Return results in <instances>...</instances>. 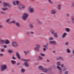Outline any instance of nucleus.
Segmentation results:
<instances>
[{
  "instance_id": "603ef678",
  "label": "nucleus",
  "mask_w": 74,
  "mask_h": 74,
  "mask_svg": "<svg viewBox=\"0 0 74 74\" xmlns=\"http://www.w3.org/2000/svg\"><path fill=\"white\" fill-rule=\"evenodd\" d=\"M3 25H0V28H3Z\"/></svg>"
},
{
  "instance_id": "f03ea898",
  "label": "nucleus",
  "mask_w": 74,
  "mask_h": 74,
  "mask_svg": "<svg viewBox=\"0 0 74 74\" xmlns=\"http://www.w3.org/2000/svg\"><path fill=\"white\" fill-rule=\"evenodd\" d=\"M11 46L13 47L16 48V47H17L18 46V43L15 41H13L11 43Z\"/></svg>"
},
{
  "instance_id": "2f4dec72",
  "label": "nucleus",
  "mask_w": 74,
  "mask_h": 74,
  "mask_svg": "<svg viewBox=\"0 0 74 74\" xmlns=\"http://www.w3.org/2000/svg\"><path fill=\"white\" fill-rule=\"evenodd\" d=\"M7 10V8H2V11H5V10Z\"/></svg>"
},
{
  "instance_id": "6ab92c4d",
  "label": "nucleus",
  "mask_w": 74,
  "mask_h": 74,
  "mask_svg": "<svg viewBox=\"0 0 74 74\" xmlns=\"http://www.w3.org/2000/svg\"><path fill=\"white\" fill-rule=\"evenodd\" d=\"M39 70H41L42 71L43 70V69H44V68L42 67V66H40L39 67Z\"/></svg>"
},
{
  "instance_id": "1a4fd4ad",
  "label": "nucleus",
  "mask_w": 74,
  "mask_h": 74,
  "mask_svg": "<svg viewBox=\"0 0 74 74\" xmlns=\"http://www.w3.org/2000/svg\"><path fill=\"white\" fill-rule=\"evenodd\" d=\"M51 14H56V10H51Z\"/></svg>"
},
{
  "instance_id": "a211bd4d",
  "label": "nucleus",
  "mask_w": 74,
  "mask_h": 74,
  "mask_svg": "<svg viewBox=\"0 0 74 74\" xmlns=\"http://www.w3.org/2000/svg\"><path fill=\"white\" fill-rule=\"evenodd\" d=\"M5 43L6 44H8L10 43V41L8 40H5Z\"/></svg>"
},
{
  "instance_id": "9d476101",
  "label": "nucleus",
  "mask_w": 74,
  "mask_h": 74,
  "mask_svg": "<svg viewBox=\"0 0 74 74\" xmlns=\"http://www.w3.org/2000/svg\"><path fill=\"white\" fill-rule=\"evenodd\" d=\"M54 36L55 38H58V33L57 32H55L54 33Z\"/></svg>"
},
{
  "instance_id": "bf43d9fd",
  "label": "nucleus",
  "mask_w": 74,
  "mask_h": 74,
  "mask_svg": "<svg viewBox=\"0 0 74 74\" xmlns=\"http://www.w3.org/2000/svg\"><path fill=\"white\" fill-rule=\"evenodd\" d=\"M17 65H19V64H20V63H19V62H17Z\"/></svg>"
},
{
  "instance_id": "7ed1b4c3",
  "label": "nucleus",
  "mask_w": 74,
  "mask_h": 74,
  "mask_svg": "<svg viewBox=\"0 0 74 74\" xmlns=\"http://www.w3.org/2000/svg\"><path fill=\"white\" fill-rule=\"evenodd\" d=\"M7 65H3L1 66V71H5L6 69H7Z\"/></svg>"
},
{
  "instance_id": "338daca9",
  "label": "nucleus",
  "mask_w": 74,
  "mask_h": 74,
  "mask_svg": "<svg viewBox=\"0 0 74 74\" xmlns=\"http://www.w3.org/2000/svg\"><path fill=\"white\" fill-rule=\"evenodd\" d=\"M2 3V2L1 1H0V3Z\"/></svg>"
},
{
  "instance_id": "4c0bfd02",
  "label": "nucleus",
  "mask_w": 74,
  "mask_h": 74,
  "mask_svg": "<svg viewBox=\"0 0 74 74\" xmlns=\"http://www.w3.org/2000/svg\"><path fill=\"white\" fill-rule=\"evenodd\" d=\"M16 4H17V5H18V4H19V2L17 1L16 2Z\"/></svg>"
},
{
  "instance_id": "5fc2aeb1",
  "label": "nucleus",
  "mask_w": 74,
  "mask_h": 74,
  "mask_svg": "<svg viewBox=\"0 0 74 74\" xmlns=\"http://www.w3.org/2000/svg\"><path fill=\"white\" fill-rule=\"evenodd\" d=\"M66 15H67V16H68V17L70 16V14H67Z\"/></svg>"
},
{
  "instance_id": "2eb2a0df",
  "label": "nucleus",
  "mask_w": 74,
  "mask_h": 74,
  "mask_svg": "<svg viewBox=\"0 0 74 74\" xmlns=\"http://www.w3.org/2000/svg\"><path fill=\"white\" fill-rule=\"evenodd\" d=\"M65 30L67 32H70V29L68 28H66Z\"/></svg>"
},
{
  "instance_id": "69168bd1",
  "label": "nucleus",
  "mask_w": 74,
  "mask_h": 74,
  "mask_svg": "<svg viewBox=\"0 0 74 74\" xmlns=\"http://www.w3.org/2000/svg\"><path fill=\"white\" fill-rule=\"evenodd\" d=\"M53 53H55V51H53Z\"/></svg>"
},
{
  "instance_id": "4468645a",
  "label": "nucleus",
  "mask_w": 74,
  "mask_h": 74,
  "mask_svg": "<svg viewBox=\"0 0 74 74\" xmlns=\"http://www.w3.org/2000/svg\"><path fill=\"white\" fill-rule=\"evenodd\" d=\"M20 5L21 7L22 8H25V5L23 4H22V3L20 4Z\"/></svg>"
},
{
  "instance_id": "09e8293b",
  "label": "nucleus",
  "mask_w": 74,
  "mask_h": 74,
  "mask_svg": "<svg viewBox=\"0 0 74 74\" xmlns=\"http://www.w3.org/2000/svg\"><path fill=\"white\" fill-rule=\"evenodd\" d=\"M50 62V61L49 59H47V63H49V62Z\"/></svg>"
},
{
  "instance_id": "052dcab7",
  "label": "nucleus",
  "mask_w": 74,
  "mask_h": 74,
  "mask_svg": "<svg viewBox=\"0 0 74 74\" xmlns=\"http://www.w3.org/2000/svg\"><path fill=\"white\" fill-rule=\"evenodd\" d=\"M1 13L2 14H5V13L4 12H1Z\"/></svg>"
},
{
  "instance_id": "de8ad7c7",
  "label": "nucleus",
  "mask_w": 74,
  "mask_h": 74,
  "mask_svg": "<svg viewBox=\"0 0 74 74\" xmlns=\"http://www.w3.org/2000/svg\"><path fill=\"white\" fill-rule=\"evenodd\" d=\"M3 47H4V48H7V45H4L3 46Z\"/></svg>"
},
{
  "instance_id": "412c9836",
  "label": "nucleus",
  "mask_w": 74,
  "mask_h": 74,
  "mask_svg": "<svg viewBox=\"0 0 74 74\" xmlns=\"http://www.w3.org/2000/svg\"><path fill=\"white\" fill-rule=\"evenodd\" d=\"M71 21L72 23H74V17L72 16L71 18Z\"/></svg>"
},
{
  "instance_id": "5701e85b",
  "label": "nucleus",
  "mask_w": 74,
  "mask_h": 74,
  "mask_svg": "<svg viewBox=\"0 0 74 74\" xmlns=\"http://www.w3.org/2000/svg\"><path fill=\"white\" fill-rule=\"evenodd\" d=\"M48 1L49 2V3L51 4H53V2L52 1V0H48Z\"/></svg>"
},
{
  "instance_id": "f257e3e1",
  "label": "nucleus",
  "mask_w": 74,
  "mask_h": 74,
  "mask_svg": "<svg viewBox=\"0 0 74 74\" xmlns=\"http://www.w3.org/2000/svg\"><path fill=\"white\" fill-rule=\"evenodd\" d=\"M29 16V14L27 13H25L23 14V15L22 18L23 20L25 21L27 18V17Z\"/></svg>"
},
{
  "instance_id": "423d86ee",
  "label": "nucleus",
  "mask_w": 74,
  "mask_h": 74,
  "mask_svg": "<svg viewBox=\"0 0 74 74\" xmlns=\"http://www.w3.org/2000/svg\"><path fill=\"white\" fill-rule=\"evenodd\" d=\"M28 10L30 13H33L34 12V9L33 8H31L30 7H29L28 8Z\"/></svg>"
},
{
  "instance_id": "dca6fc26",
  "label": "nucleus",
  "mask_w": 74,
  "mask_h": 74,
  "mask_svg": "<svg viewBox=\"0 0 74 74\" xmlns=\"http://www.w3.org/2000/svg\"><path fill=\"white\" fill-rule=\"evenodd\" d=\"M50 32L52 34H54V33H55V31H54L53 29H51L50 30Z\"/></svg>"
},
{
  "instance_id": "13d9d810",
  "label": "nucleus",
  "mask_w": 74,
  "mask_h": 74,
  "mask_svg": "<svg viewBox=\"0 0 74 74\" xmlns=\"http://www.w3.org/2000/svg\"><path fill=\"white\" fill-rule=\"evenodd\" d=\"M43 50L44 51H46V49H45V48H44L43 49Z\"/></svg>"
},
{
  "instance_id": "680f3d73",
  "label": "nucleus",
  "mask_w": 74,
  "mask_h": 74,
  "mask_svg": "<svg viewBox=\"0 0 74 74\" xmlns=\"http://www.w3.org/2000/svg\"><path fill=\"white\" fill-rule=\"evenodd\" d=\"M27 34H29V32H27Z\"/></svg>"
},
{
  "instance_id": "f8f14e48",
  "label": "nucleus",
  "mask_w": 74,
  "mask_h": 74,
  "mask_svg": "<svg viewBox=\"0 0 74 74\" xmlns=\"http://www.w3.org/2000/svg\"><path fill=\"white\" fill-rule=\"evenodd\" d=\"M16 25L17 26V27H19L21 26L20 25V24L18 22H17L16 23Z\"/></svg>"
},
{
  "instance_id": "0eeeda50",
  "label": "nucleus",
  "mask_w": 74,
  "mask_h": 74,
  "mask_svg": "<svg viewBox=\"0 0 74 74\" xmlns=\"http://www.w3.org/2000/svg\"><path fill=\"white\" fill-rule=\"evenodd\" d=\"M49 44H53V45H55L56 44V42L53 41H50L49 42Z\"/></svg>"
},
{
  "instance_id": "a18cd8bd",
  "label": "nucleus",
  "mask_w": 74,
  "mask_h": 74,
  "mask_svg": "<svg viewBox=\"0 0 74 74\" xmlns=\"http://www.w3.org/2000/svg\"><path fill=\"white\" fill-rule=\"evenodd\" d=\"M48 45V44H47V45H45L44 46V48H47V46Z\"/></svg>"
},
{
  "instance_id": "e433bc0d",
  "label": "nucleus",
  "mask_w": 74,
  "mask_h": 74,
  "mask_svg": "<svg viewBox=\"0 0 74 74\" xmlns=\"http://www.w3.org/2000/svg\"><path fill=\"white\" fill-rule=\"evenodd\" d=\"M69 74V71H65V73H64V74Z\"/></svg>"
},
{
  "instance_id": "f3484780",
  "label": "nucleus",
  "mask_w": 74,
  "mask_h": 74,
  "mask_svg": "<svg viewBox=\"0 0 74 74\" xmlns=\"http://www.w3.org/2000/svg\"><path fill=\"white\" fill-rule=\"evenodd\" d=\"M66 51L67 53H71V50H70V49H67L66 50Z\"/></svg>"
},
{
  "instance_id": "79ce46f5",
  "label": "nucleus",
  "mask_w": 74,
  "mask_h": 74,
  "mask_svg": "<svg viewBox=\"0 0 74 74\" xmlns=\"http://www.w3.org/2000/svg\"><path fill=\"white\" fill-rule=\"evenodd\" d=\"M13 5H16V4H15V1H14L13 2Z\"/></svg>"
},
{
  "instance_id": "473e14b6",
  "label": "nucleus",
  "mask_w": 74,
  "mask_h": 74,
  "mask_svg": "<svg viewBox=\"0 0 74 74\" xmlns=\"http://www.w3.org/2000/svg\"><path fill=\"white\" fill-rule=\"evenodd\" d=\"M56 59L57 60H59V59H62V58L61 57H57Z\"/></svg>"
},
{
  "instance_id": "4d7b16f0",
  "label": "nucleus",
  "mask_w": 74,
  "mask_h": 74,
  "mask_svg": "<svg viewBox=\"0 0 74 74\" xmlns=\"http://www.w3.org/2000/svg\"><path fill=\"white\" fill-rule=\"evenodd\" d=\"M60 70V73H62V69L61 70Z\"/></svg>"
},
{
  "instance_id": "e2e57ef3",
  "label": "nucleus",
  "mask_w": 74,
  "mask_h": 74,
  "mask_svg": "<svg viewBox=\"0 0 74 74\" xmlns=\"http://www.w3.org/2000/svg\"><path fill=\"white\" fill-rule=\"evenodd\" d=\"M24 61H27V60H23Z\"/></svg>"
},
{
  "instance_id": "7c9ffc66",
  "label": "nucleus",
  "mask_w": 74,
  "mask_h": 74,
  "mask_svg": "<svg viewBox=\"0 0 74 74\" xmlns=\"http://www.w3.org/2000/svg\"><path fill=\"white\" fill-rule=\"evenodd\" d=\"M38 59H39V60H42V58L40 56H39L38 57Z\"/></svg>"
},
{
  "instance_id": "6e6d98bb",
  "label": "nucleus",
  "mask_w": 74,
  "mask_h": 74,
  "mask_svg": "<svg viewBox=\"0 0 74 74\" xmlns=\"http://www.w3.org/2000/svg\"><path fill=\"white\" fill-rule=\"evenodd\" d=\"M61 67L63 68V64H62L61 65Z\"/></svg>"
},
{
  "instance_id": "8fccbe9b",
  "label": "nucleus",
  "mask_w": 74,
  "mask_h": 74,
  "mask_svg": "<svg viewBox=\"0 0 74 74\" xmlns=\"http://www.w3.org/2000/svg\"><path fill=\"white\" fill-rule=\"evenodd\" d=\"M65 45H69V42H66V43H65Z\"/></svg>"
},
{
  "instance_id": "bb28decb",
  "label": "nucleus",
  "mask_w": 74,
  "mask_h": 74,
  "mask_svg": "<svg viewBox=\"0 0 74 74\" xmlns=\"http://www.w3.org/2000/svg\"><path fill=\"white\" fill-rule=\"evenodd\" d=\"M61 5H59L58 6V9L59 10H60L61 9Z\"/></svg>"
},
{
  "instance_id": "39448f33",
  "label": "nucleus",
  "mask_w": 74,
  "mask_h": 74,
  "mask_svg": "<svg viewBox=\"0 0 74 74\" xmlns=\"http://www.w3.org/2000/svg\"><path fill=\"white\" fill-rule=\"evenodd\" d=\"M40 47L38 45H36V47L35 48V50L36 51H39V49H40Z\"/></svg>"
},
{
  "instance_id": "c03bdc74",
  "label": "nucleus",
  "mask_w": 74,
  "mask_h": 74,
  "mask_svg": "<svg viewBox=\"0 0 74 74\" xmlns=\"http://www.w3.org/2000/svg\"><path fill=\"white\" fill-rule=\"evenodd\" d=\"M11 23H16V22L15 21H12L11 22Z\"/></svg>"
},
{
  "instance_id": "6e6552de",
  "label": "nucleus",
  "mask_w": 74,
  "mask_h": 74,
  "mask_svg": "<svg viewBox=\"0 0 74 74\" xmlns=\"http://www.w3.org/2000/svg\"><path fill=\"white\" fill-rule=\"evenodd\" d=\"M67 34L66 33H64L62 36V38H64L65 37H66V36H67Z\"/></svg>"
},
{
  "instance_id": "3c124183",
  "label": "nucleus",
  "mask_w": 74,
  "mask_h": 74,
  "mask_svg": "<svg viewBox=\"0 0 74 74\" xmlns=\"http://www.w3.org/2000/svg\"><path fill=\"white\" fill-rule=\"evenodd\" d=\"M71 6L72 7H74V3H72Z\"/></svg>"
},
{
  "instance_id": "4be33fe9",
  "label": "nucleus",
  "mask_w": 74,
  "mask_h": 74,
  "mask_svg": "<svg viewBox=\"0 0 74 74\" xmlns=\"http://www.w3.org/2000/svg\"><path fill=\"white\" fill-rule=\"evenodd\" d=\"M37 23L39 25H41V24H42V22L40 21H37Z\"/></svg>"
},
{
  "instance_id": "72a5a7b5",
  "label": "nucleus",
  "mask_w": 74,
  "mask_h": 74,
  "mask_svg": "<svg viewBox=\"0 0 74 74\" xmlns=\"http://www.w3.org/2000/svg\"><path fill=\"white\" fill-rule=\"evenodd\" d=\"M10 19H6V22L7 23H8V22H10Z\"/></svg>"
},
{
  "instance_id": "ddd939ff",
  "label": "nucleus",
  "mask_w": 74,
  "mask_h": 74,
  "mask_svg": "<svg viewBox=\"0 0 74 74\" xmlns=\"http://www.w3.org/2000/svg\"><path fill=\"white\" fill-rule=\"evenodd\" d=\"M16 55L18 59H21V57H20V56H19V53H17L16 54Z\"/></svg>"
},
{
  "instance_id": "20e7f679",
  "label": "nucleus",
  "mask_w": 74,
  "mask_h": 74,
  "mask_svg": "<svg viewBox=\"0 0 74 74\" xmlns=\"http://www.w3.org/2000/svg\"><path fill=\"white\" fill-rule=\"evenodd\" d=\"M56 67L57 69H58V70H62V69L61 68V67L59 66H60V62H58L56 63Z\"/></svg>"
},
{
  "instance_id": "c756f323",
  "label": "nucleus",
  "mask_w": 74,
  "mask_h": 74,
  "mask_svg": "<svg viewBox=\"0 0 74 74\" xmlns=\"http://www.w3.org/2000/svg\"><path fill=\"white\" fill-rule=\"evenodd\" d=\"M0 42L2 44H3V43H4L5 42V41L3 40H0Z\"/></svg>"
},
{
  "instance_id": "864d4df0",
  "label": "nucleus",
  "mask_w": 74,
  "mask_h": 74,
  "mask_svg": "<svg viewBox=\"0 0 74 74\" xmlns=\"http://www.w3.org/2000/svg\"><path fill=\"white\" fill-rule=\"evenodd\" d=\"M67 70V69L66 68H64L63 69V70L64 71H66Z\"/></svg>"
},
{
  "instance_id": "58836bf2",
  "label": "nucleus",
  "mask_w": 74,
  "mask_h": 74,
  "mask_svg": "<svg viewBox=\"0 0 74 74\" xmlns=\"http://www.w3.org/2000/svg\"><path fill=\"white\" fill-rule=\"evenodd\" d=\"M1 51L3 52H4V51H5V49H1Z\"/></svg>"
},
{
  "instance_id": "cd10ccee",
  "label": "nucleus",
  "mask_w": 74,
  "mask_h": 74,
  "mask_svg": "<svg viewBox=\"0 0 74 74\" xmlns=\"http://www.w3.org/2000/svg\"><path fill=\"white\" fill-rule=\"evenodd\" d=\"M28 52H29V51H24V53L25 55H27V53H28Z\"/></svg>"
},
{
  "instance_id": "aec40b11",
  "label": "nucleus",
  "mask_w": 74,
  "mask_h": 74,
  "mask_svg": "<svg viewBox=\"0 0 74 74\" xmlns=\"http://www.w3.org/2000/svg\"><path fill=\"white\" fill-rule=\"evenodd\" d=\"M11 63L12 64H15L16 63V61L13 60H11Z\"/></svg>"
},
{
  "instance_id": "37998d69",
  "label": "nucleus",
  "mask_w": 74,
  "mask_h": 74,
  "mask_svg": "<svg viewBox=\"0 0 74 74\" xmlns=\"http://www.w3.org/2000/svg\"><path fill=\"white\" fill-rule=\"evenodd\" d=\"M12 59H13V60H15L16 58H15V57H14V56H13L12 57Z\"/></svg>"
},
{
  "instance_id": "9b49d317",
  "label": "nucleus",
  "mask_w": 74,
  "mask_h": 74,
  "mask_svg": "<svg viewBox=\"0 0 74 74\" xmlns=\"http://www.w3.org/2000/svg\"><path fill=\"white\" fill-rule=\"evenodd\" d=\"M43 72H45V73H47L48 72V69L47 68H43V71H42Z\"/></svg>"
},
{
  "instance_id": "b1692460",
  "label": "nucleus",
  "mask_w": 74,
  "mask_h": 74,
  "mask_svg": "<svg viewBox=\"0 0 74 74\" xmlns=\"http://www.w3.org/2000/svg\"><path fill=\"white\" fill-rule=\"evenodd\" d=\"M24 64L25 66H26V67H28V64H27V62H24Z\"/></svg>"
},
{
  "instance_id": "c85d7f7f",
  "label": "nucleus",
  "mask_w": 74,
  "mask_h": 74,
  "mask_svg": "<svg viewBox=\"0 0 74 74\" xmlns=\"http://www.w3.org/2000/svg\"><path fill=\"white\" fill-rule=\"evenodd\" d=\"M3 5H4L5 7H6L8 5V3H4Z\"/></svg>"
},
{
  "instance_id": "393cba45",
  "label": "nucleus",
  "mask_w": 74,
  "mask_h": 74,
  "mask_svg": "<svg viewBox=\"0 0 74 74\" xmlns=\"http://www.w3.org/2000/svg\"><path fill=\"white\" fill-rule=\"evenodd\" d=\"M29 26L30 28H33V25L32 24H29Z\"/></svg>"
},
{
  "instance_id": "ea45409f",
  "label": "nucleus",
  "mask_w": 74,
  "mask_h": 74,
  "mask_svg": "<svg viewBox=\"0 0 74 74\" xmlns=\"http://www.w3.org/2000/svg\"><path fill=\"white\" fill-rule=\"evenodd\" d=\"M21 71L22 72V73H23V72H24V71H25V69H21Z\"/></svg>"
},
{
  "instance_id": "49530a36",
  "label": "nucleus",
  "mask_w": 74,
  "mask_h": 74,
  "mask_svg": "<svg viewBox=\"0 0 74 74\" xmlns=\"http://www.w3.org/2000/svg\"><path fill=\"white\" fill-rule=\"evenodd\" d=\"M30 34H34V32H31L30 33Z\"/></svg>"
},
{
  "instance_id": "a878e982",
  "label": "nucleus",
  "mask_w": 74,
  "mask_h": 74,
  "mask_svg": "<svg viewBox=\"0 0 74 74\" xmlns=\"http://www.w3.org/2000/svg\"><path fill=\"white\" fill-rule=\"evenodd\" d=\"M8 52H9V53H11L13 52V51L11 50H9Z\"/></svg>"
},
{
  "instance_id": "f704fd0d",
  "label": "nucleus",
  "mask_w": 74,
  "mask_h": 74,
  "mask_svg": "<svg viewBox=\"0 0 74 74\" xmlns=\"http://www.w3.org/2000/svg\"><path fill=\"white\" fill-rule=\"evenodd\" d=\"M4 56V54L2 53H0V57H3Z\"/></svg>"
},
{
  "instance_id": "c9c22d12",
  "label": "nucleus",
  "mask_w": 74,
  "mask_h": 74,
  "mask_svg": "<svg viewBox=\"0 0 74 74\" xmlns=\"http://www.w3.org/2000/svg\"><path fill=\"white\" fill-rule=\"evenodd\" d=\"M53 38L52 37H50L49 39V40H53Z\"/></svg>"
},
{
  "instance_id": "a19ab883",
  "label": "nucleus",
  "mask_w": 74,
  "mask_h": 74,
  "mask_svg": "<svg viewBox=\"0 0 74 74\" xmlns=\"http://www.w3.org/2000/svg\"><path fill=\"white\" fill-rule=\"evenodd\" d=\"M40 55L42 56H45V55L43 53H40Z\"/></svg>"
},
{
  "instance_id": "0e129e2a",
  "label": "nucleus",
  "mask_w": 74,
  "mask_h": 74,
  "mask_svg": "<svg viewBox=\"0 0 74 74\" xmlns=\"http://www.w3.org/2000/svg\"><path fill=\"white\" fill-rule=\"evenodd\" d=\"M73 54H74V50H73Z\"/></svg>"
}]
</instances>
